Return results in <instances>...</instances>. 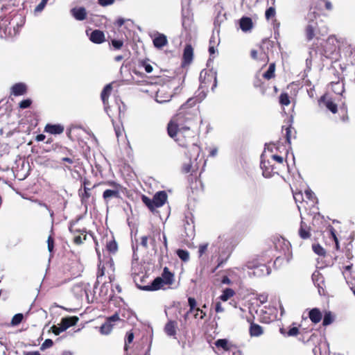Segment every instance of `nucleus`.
I'll use <instances>...</instances> for the list:
<instances>
[{"label":"nucleus","mask_w":355,"mask_h":355,"mask_svg":"<svg viewBox=\"0 0 355 355\" xmlns=\"http://www.w3.org/2000/svg\"><path fill=\"white\" fill-rule=\"evenodd\" d=\"M222 21L220 19V12H218L215 21H214V29L213 31V34L209 40V59L207 62V67L209 71L208 76L214 78V84L211 87V90H214L217 85L216 75L217 71L214 67V63L213 59L216 56V47L219 45L220 42V26Z\"/></svg>","instance_id":"f257e3e1"},{"label":"nucleus","mask_w":355,"mask_h":355,"mask_svg":"<svg viewBox=\"0 0 355 355\" xmlns=\"http://www.w3.org/2000/svg\"><path fill=\"white\" fill-rule=\"evenodd\" d=\"M313 17L309 18L307 24L304 27V35L307 42L315 40L318 43L320 40L327 35L329 28L326 25L319 26L316 21L317 14L313 12Z\"/></svg>","instance_id":"f03ea898"},{"label":"nucleus","mask_w":355,"mask_h":355,"mask_svg":"<svg viewBox=\"0 0 355 355\" xmlns=\"http://www.w3.org/2000/svg\"><path fill=\"white\" fill-rule=\"evenodd\" d=\"M311 49L319 51L326 58H333L338 50V40L334 35H331L320 44V47L318 42H313Z\"/></svg>","instance_id":"7ed1b4c3"},{"label":"nucleus","mask_w":355,"mask_h":355,"mask_svg":"<svg viewBox=\"0 0 355 355\" xmlns=\"http://www.w3.org/2000/svg\"><path fill=\"white\" fill-rule=\"evenodd\" d=\"M209 250L213 254L212 257H216L218 255L217 266L212 270L211 278L215 286L220 287L222 286V275L220 274V270H218L219 268L222 265V259L220 258V241H218L216 243H213L211 245Z\"/></svg>","instance_id":"20e7f679"},{"label":"nucleus","mask_w":355,"mask_h":355,"mask_svg":"<svg viewBox=\"0 0 355 355\" xmlns=\"http://www.w3.org/2000/svg\"><path fill=\"white\" fill-rule=\"evenodd\" d=\"M190 129L191 126H182L179 123H175L173 121H171L168 124L167 128L168 135L175 141H180V138L184 137L186 133H188V135L190 136L191 135Z\"/></svg>","instance_id":"39448f33"},{"label":"nucleus","mask_w":355,"mask_h":355,"mask_svg":"<svg viewBox=\"0 0 355 355\" xmlns=\"http://www.w3.org/2000/svg\"><path fill=\"white\" fill-rule=\"evenodd\" d=\"M240 288L237 287H230L223 288V302H226L228 300H231L230 302V304L236 308L238 305V298L237 300L234 299V297L236 295V293Z\"/></svg>","instance_id":"423d86ee"},{"label":"nucleus","mask_w":355,"mask_h":355,"mask_svg":"<svg viewBox=\"0 0 355 355\" xmlns=\"http://www.w3.org/2000/svg\"><path fill=\"white\" fill-rule=\"evenodd\" d=\"M114 271V262L111 257H107L106 261H102L101 259L98 264V270L97 273V279L103 277L105 271L109 273V271Z\"/></svg>","instance_id":"0eeeda50"},{"label":"nucleus","mask_w":355,"mask_h":355,"mask_svg":"<svg viewBox=\"0 0 355 355\" xmlns=\"http://www.w3.org/2000/svg\"><path fill=\"white\" fill-rule=\"evenodd\" d=\"M169 90L170 89L168 86H162L156 92L155 101L159 103L168 102L172 97V94Z\"/></svg>","instance_id":"6e6552de"},{"label":"nucleus","mask_w":355,"mask_h":355,"mask_svg":"<svg viewBox=\"0 0 355 355\" xmlns=\"http://www.w3.org/2000/svg\"><path fill=\"white\" fill-rule=\"evenodd\" d=\"M318 104H323L332 114H336L338 112L337 104L334 102L332 98L329 96L327 94H324L320 96L318 99Z\"/></svg>","instance_id":"1a4fd4ad"},{"label":"nucleus","mask_w":355,"mask_h":355,"mask_svg":"<svg viewBox=\"0 0 355 355\" xmlns=\"http://www.w3.org/2000/svg\"><path fill=\"white\" fill-rule=\"evenodd\" d=\"M248 268L254 269L253 273L257 276L269 275L270 273V267L267 266L265 263H254L253 261L248 263Z\"/></svg>","instance_id":"9d476101"},{"label":"nucleus","mask_w":355,"mask_h":355,"mask_svg":"<svg viewBox=\"0 0 355 355\" xmlns=\"http://www.w3.org/2000/svg\"><path fill=\"white\" fill-rule=\"evenodd\" d=\"M259 49V51L252 49L250 56L253 60L263 63V66H266L269 61V57L261 46H260Z\"/></svg>","instance_id":"9b49d317"},{"label":"nucleus","mask_w":355,"mask_h":355,"mask_svg":"<svg viewBox=\"0 0 355 355\" xmlns=\"http://www.w3.org/2000/svg\"><path fill=\"white\" fill-rule=\"evenodd\" d=\"M148 241L152 250L157 252V242L161 241V232L159 230H152L148 235Z\"/></svg>","instance_id":"f8f14e48"},{"label":"nucleus","mask_w":355,"mask_h":355,"mask_svg":"<svg viewBox=\"0 0 355 355\" xmlns=\"http://www.w3.org/2000/svg\"><path fill=\"white\" fill-rule=\"evenodd\" d=\"M261 168L263 170V175L266 178H270L275 173H278L276 167L270 164L269 161H261Z\"/></svg>","instance_id":"ddd939ff"},{"label":"nucleus","mask_w":355,"mask_h":355,"mask_svg":"<svg viewBox=\"0 0 355 355\" xmlns=\"http://www.w3.org/2000/svg\"><path fill=\"white\" fill-rule=\"evenodd\" d=\"M28 87L24 83L14 84L10 88V94L15 96L24 95L27 93Z\"/></svg>","instance_id":"4468645a"},{"label":"nucleus","mask_w":355,"mask_h":355,"mask_svg":"<svg viewBox=\"0 0 355 355\" xmlns=\"http://www.w3.org/2000/svg\"><path fill=\"white\" fill-rule=\"evenodd\" d=\"M297 324L295 322H293L292 324V326H290L288 327V329H286L284 327L279 329V332L281 334H282L284 337H294L297 336L300 334V329L299 327H300V324H298V326H295Z\"/></svg>","instance_id":"2eb2a0df"},{"label":"nucleus","mask_w":355,"mask_h":355,"mask_svg":"<svg viewBox=\"0 0 355 355\" xmlns=\"http://www.w3.org/2000/svg\"><path fill=\"white\" fill-rule=\"evenodd\" d=\"M71 15L78 21H83L87 18V12L84 7H75L71 9Z\"/></svg>","instance_id":"dca6fc26"},{"label":"nucleus","mask_w":355,"mask_h":355,"mask_svg":"<svg viewBox=\"0 0 355 355\" xmlns=\"http://www.w3.org/2000/svg\"><path fill=\"white\" fill-rule=\"evenodd\" d=\"M304 198L301 203H306L309 207H314L318 203V198L311 190H306L304 192Z\"/></svg>","instance_id":"f3484780"},{"label":"nucleus","mask_w":355,"mask_h":355,"mask_svg":"<svg viewBox=\"0 0 355 355\" xmlns=\"http://www.w3.org/2000/svg\"><path fill=\"white\" fill-rule=\"evenodd\" d=\"M248 322L250 324L249 328V334L252 337H258L263 334V330L262 327L258 324L254 323L251 319H248Z\"/></svg>","instance_id":"a211bd4d"},{"label":"nucleus","mask_w":355,"mask_h":355,"mask_svg":"<svg viewBox=\"0 0 355 355\" xmlns=\"http://www.w3.org/2000/svg\"><path fill=\"white\" fill-rule=\"evenodd\" d=\"M164 281L161 277H156L150 285L142 288L144 291H157L160 289L164 285Z\"/></svg>","instance_id":"6ab92c4d"},{"label":"nucleus","mask_w":355,"mask_h":355,"mask_svg":"<svg viewBox=\"0 0 355 355\" xmlns=\"http://www.w3.org/2000/svg\"><path fill=\"white\" fill-rule=\"evenodd\" d=\"M153 198L155 207H160L166 202L167 194L164 191H160L157 192Z\"/></svg>","instance_id":"aec40b11"},{"label":"nucleus","mask_w":355,"mask_h":355,"mask_svg":"<svg viewBox=\"0 0 355 355\" xmlns=\"http://www.w3.org/2000/svg\"><path fill=\"white\" fill-rule=\"evenodd\" d=\"M89 40L94 44H101L105 41L104 33L102 31L96 29L91 33Z\"/></svg>","instance_id":"412c9836"},{"label":"nucleus","mask_w":355,"mask_h":355,"mask_svg":"<svg viewBox=\"0 0 355 355\" xmlns=\"http://www.w3.org/2000/svg\"><path fill=\"white\" fill-rule=\"evenodd\" d=\"M78 321L76 316L63 318L61 320V331H65L71 326L75 325Z\"/></svg>","instance_id":"4be33fe9"},{"label":"nucleus","mask_w":355,"mask_h":355,"mask_svg":"<svg viewBox=\"0 0 355 355\" xmlns=\"http://www.w3.org/2000/svg\"><path fill=\"white\" fill-rule=\"evenodd\" d=\"M121 189H106L103 193V198L104 200L107 202L111 198H120V191Z\"/></svg>","instance_id":"5701e85b"},{"label":"nucleus","mask_w":355,"mask_h":355,"mask_svg":"<svg viewBox=\"0 0 355 355\" xmlns=\"http://www.w3.org/2000/svg\"><path fill=\"white\" fill-rule=\"evenodd\" d=\"M64 126L60 124L48 123L44 128V131L52 135H60L64 131Z\"/></svg>","instance_id":"b1692460"},{"label":"nucleus","mask_w":355,"mask_h":355,"mask_svg":"<svg viewBox=\"0 0 355 355\" xmlns=\"http://www.w3.org/2000/svg\"><path fill=\"white\" fill-rule=\"evenodd\" d=\"M298 234L302 239H307L311 237V227L303 220L300 223Z\"/></svg>","instance_id":"393cba45"},{"label":"nucleus","mask_w":355,"mask_h":355,"mask_svg":"<svg viewBox=\"0 0 355 355\" xmlns=\"http://www.w3.org/2000/svg\"><path fill=\"white\" fill-rule=\"evenodd\" d=\"M309 318L313 323L318 324L322 318V313L318 308H313L309 311Z\"/></svg>","instance_id":"a878e982"},{"label":"nucleus","mask_w":355,"mask_h":355,"mask_svg":"<svg viewBox=\"0 0 355 355\" xmlns=\"http://www.w3.org/2000/svg\"><path fill=\"white\" fill-rule=\"evenodd\" d=\"M239 25H240L241 29L243 31H244V32L249 31L253 27L252 20V19L250 17H243L240 19Z\"/></svg>","instance_id":"bb28decb"},{"label":"nucleus","mask_w":355,"mask_h":355,"mask_svg":"<svg viewBox=\"0 0 355 355\" xmlns=\"http://www.w3.org/2000/svg\"><path fill=\"white\" fill-rule=\"evenodd\" d=\"M193 50L192 46L190 44L186 45L183 52V63L189 64L193 60Z\"/></svg>","instance_id":"cd10ccee"},{"label":"nucleus","mask_w":355,"mask_h":355,"mask_svg":"<svg viewBox=\"0 0 355 355\" xmlns=\"http://www.w3.org/2000/svg\"><path fill=\"white\" fill-rule=\"evenodd\" d=\"M177 322L173 320H169L164 327V331L168 336H175L176 335Z\"/></svg>","instance_id":"c85d7f7f"},{"label":"nucleus","mask_w":355,"mask_h":355,"mask_svg":"<svg viewBox=\"0 0 355 355\" xmlns=\"http://www.w3.org/2000/svg\"><path fill=\"white\" fill-rule=\"evenodd\" d=\"M167 44L166 36L162 33H157L153 39V44L156 48L161 49Z\"/></svg>","instance_id":"c756f323"},{"label":"nucleus","mask_w":355,"mask_h":355,"mask_svg":"<svg viewBox=\"0 0 355 355\" xmlns=\"http://www.w3.org/2000/svg\"><path fill=\"white\" fill-rule=\"evenodd\" d=\"M161 277L164 281L166 285H170L173 282L174 275L167 267H164Z\"/></svg>","instance_id":"7c9ffc66"},{"label":"nucleus","mask_w":355,"mask_h":355,"mask_svg":"<svg viewBox=\"0 0 355 355\" xmlns=\"http://www.w3.org/2000/svg\"><path fill=\"white\" fill-rule=\"evenodd\" d=\"M112 89V87L111 84H107L105 86V87L101 92V98L105 105L107 103L108 98L110 95Z\"/></svg>","instance_id":"2f4dec72"},{"label":"nucleus","mask_w":355,"mask_h":355,"mask_svg":"<svg viewBox=\"0 0 355 355\" xmlns=\"http://www.w3.org/2000/svg\"><path fill=\"white\" fill-rule=\"evenodd\" d=\"M253 85L254 87L259 88L262 94H266L267 86L261 78H259V77H255V78L253 80Z\"/></svg>","instance_id":"473e14b6"},{"label":"nucleus","mask_w":355,"mask_h":355,"mask_svg":"<svg viewBox=\"0 0 355 355\" xmlns=\"http://www.w3.org/2000/svg\"><path fill=\"white\" fill-rule=\"evenodd\" d=\"M84 184H86V182H84ZM90 188L87 187L85 185H84V191H82L81 189H79V196L81 198L82 204H85L87 202V200L89 198L91 193H90Z\"/></svg>","instance_id":"72a5a7b5"},{"label":"nucleus","mask_w":355,"mask_h":355,"mask_svg":"<svg viewBox=\"0 0 355 355\" xmlns=\"http://www.w3.org/2000/svg\"><path fill=\"white\" fill-rule=\"evenodd\" d=\"M275 63L272 62L270 64L268 70L263 74V77L266 80H270L275 76Z\"/></svg>","instance_id":"f704fd0d"},{"label":"nucleus","mask_w":355,"mask_h":355,"mask_svg":"<svg viewBox=\"0 0 355 355\" xmlns=\"http://www.w3.org/2000/svg\"><path fill=\"white\" fill-rule=\"evenodd\" d=\"M223 275H228L234 284H241L239 276L232 270H227Z\"/></svg>","instance_id":"c9c22d12"},{"label":"nucleus","mask_w":355,"mask_h":355,"mask_svg":"<svg viewBox=\"0 0 355 355\" xmlns=\"http://www.w3.org/2000/svg\"><path fill=\"white\" fill-rule=\"evenodd\" d=\"M334 321V316L331 311H326L324 315L322 325L326 327Z\"/></svg>","instance_id":"e433bc0d"},{"label":"nucleus","mask_w":355,"mask_h":355,"mask_svg":"<svg viewBox=\"0 0 355 355\" xmlns=\"http://www.w3.org/2000/svg\"><path fill=\"white\" fill-rule=\"evenodd\" d=\"M279 103L283 106H288L291 103L290 96L286 92H282L279 98Z\"/></svg>","instance_id":"4c0bfd02"},{"label":"nucleus","mask_w":355,"mask_h":355,"mask_svg":"<svg viewBox=\"0 0 355 355\" xmlns=\"http://www.w3.org/2000/svg\"><path fill=\"white\" fill-rule=\"evenodd\" d=\"M331 86L332 90L337 94H342L345 90L343 85L339 82L331 83Z\"/></svg>","instance_id":"58836bf2"},{"label":"nucleus","mask_w":355,"mask_h":355,"mask_svg":"<svg viewBox=\"0 0 355 355\" xmlns=\"http://www.w3.org/2000/svg\"><path fill=\"white\" fill-rule=\"evenodd\" d=\"M177 255L183 261H187L189 259V253L186 250H182V249L178 250Z\"/></svg>","instance_id":"ea45409f"},{"label":"nucleus","mask_w":355,"mask_h":355,"mask_svg":"<svg viewBox=\"0 0 355 355\" xmlns=\"http://www.w3.org/2000/svg\"><path fill=\"white\" fill-rule=\"evenodd\" d=\"M142 202L145 204L146 206L148 207V208L150 211H153L155 208H156L155 206L154 205L153 198L150 199L146 196H143Z\"/></svg>","instance_id":"a19ab883"},{"label":"nucleus","mask_w":355,"mask_h":355,"mask_svg":"<svg viewBox=\"0 0 355 355\" xmlns=\"http://www.w3.org/2000/svg\"><path fill=\"white\" fill-rule=\"evenodd\" d=\"M112 324H110L107 321H106L104 324H103L101 327V333L102 334H108L111 332L112 329Z\"/></svg>","instance_id":"79ce46f5"},{"label":"nucleus","mask_w":355,"mask_h":355,"mask_svg":"<svg viewBox=\"0 0 355 355\" xmlns=\"http://www.w3.org/2000/svg\"><path fill=\"white\" fill-rule=\"evenodd\" d=\"M106 248L107 251H109L110 252L115 253L118 250V245L116 242L114 240L109 241L106 244Z\"/></svg>","instance_id":"37998d69"},{"label":"nucleus","mask_w":355,"mask_h":355,"mask_svg":"<svg viewBox=\"0 0 355 355\" xmlns=\"http://www.w3.org/2000/svg\"><path fill=\"white\" fill-rule=\"evenodd\" d=\"M23 318H24V315L22 313L15 314L11 320V324L12 326H17V325L19 324L21 322Z\"/></svg>","instance_id":"c03bdc74"},{"label":"nucleus","mask_w":355,"mask_h":355,"mask_svg":"<svg viewBox=\"0 0 355 355\" xmlns=\"http://www.w3.org/2000/svg\"><path fill=\"white\" fill-rule=\"evenodd\" d=\"M225 244L227 245L226 251H223V255H225V253H227V258H228L231 253L232 252V251L234 250V247L237 245V243L234 242L233 245H231L232 242H228L227 241H226Z\"/></svg>","instance_id":"a18cd8bd"},{"label":"nucleus","mask_w":355,"mask_h":355,"mask_svg":"<svg viewBox=\"0 0 355 355\" xmlns=\"http://www.w3.org/2000/svg\"><path fill=\"white\" fill-rule=\"evenodd\" d=\"M276 11L275 8L274 7H270L268 8L265 12V17L267 20L270 19L271 18H273L275 17Z\"/></svg>","instance_id":"49530a36"},{"label":"nucleus","mask_w":355,"mask_h":355,"mask_svg":"<svg viewBox=\"0 0 355 355\" xmlns=\"http://www.w3.org/2000/svg\"><path fill=\"white\" fill-rule=\"evenodd\" d=\"M139 245L145 250L148 249L150 247V244H149V241H148V236H142L141 237V241H140Z\"/></svg>","instance_id":"de8ad7c7"},{"label":"nucleus","mask_w":355,"mask_h":355,"mask_svg":"<svg viewBox=\"0 0 355 355\" xmlns=\"http://www.w3.org/2000/svg\"><path fill=\"white\" fill-rule=\"evenodd\" d=\"M223 284H227L230 287L240 288L241 284H234L231 281V278L228 275H223Z\"/></svg>","instance_id":"09e8293b"},{"label":"nucleus","mask_w":355,"mask_h":355,"mask_svg":"<svg viewBox=\"0 0 355 355\" xmlns=\"http://www.w3.org/2000/svg\"><path fill=\"white\" fill-rule=\"evenodd\" d=\"M31 104H32V100L31 98H26V99L22 100L19 103V107L21 109H26V108H28L31 105Z\"/></svg>","instance_id":"8fccbe9b"},{"label":"nucleus","mask_w":355,"mask_h":355,"mask_svg":"<svg viewBox=\"0 0 355 355\" xmlns=\"http://www.w3.org/2000/svg\"><path fill=\"white\" fill-rule=\"evenodd\" d=\"M48 1L49 0H42L41 2L35 7L34 10L35 13L41 12L45 8Z\"/></svg>","instance_id":"3c124183"},{"label":"nucleus","mask_w":355,"mask_h":355,"mask_svg":"<svg viewBox=\"0 0 355 355\" xmlns=\"http://www.w3.org/2000/svg\"><path fill=\"white\" fill-rule=\"evenodd\" d=\"M53 345V342L51 339L50 338H48V339H46L44 343L42 344L41 347H40V349L42 351H44L46 349H49L50 347H51Z\"/></svg>","instance_id":"603ef678"},{"label":"nucleus","mask_w":355,"mask_h":355,"mask_svg":"<svg viewBox=\"0 0 355 355\" xmlns=\"http://www.w3.org/2000/svg\"><path fill=\"white\" fill-rule=\"evenodd\" d=\"M313 250L318 255H324L325 254V250L319 244L313 245Z\"/></svg>","instance_id":"864d4df0"},{"label":"nucleus","mask_w":355,"mask_h":355,"mask_svg":"<svg viewBox=\"0 0 355 355\" xmlns=\"http://www.w3.org/2000/svg\"><path fill=\"white\" fill-rule=\"evenodd\" d=\"M215 347H212L213 349L215 351L218 355H220V351L222 349V339H218L214 342Z\"/></svg>","instance_id":"5fc2aeb1"},{"label":"nucleus","mask_w":355,"mask_h":355,"mask_svg":"<svg viewBox=\"0 0 355 355\" xmlns=\"http://www.w3.org/2000/svg\"><path fill=\"white\" fill-rule=\"evenodd\" d=\"M134 339V334L131 331H129L126 334V338H125V345L124 347L125 350H128L127 344H130L133 341Z\"/></svg>","instance_id":"6e6d98bb"},{"label":"nucleus","mask_w":355,"mask_h":355,"mask_svg":"<svg viewBox=\"0 0 355 355\" xmlns=\"http://www.w3.org/2000/svg\"><path fill=\"white\" fill-rule=\"evenodd\" d=\"M189 306L190 307L189 311L193 312L196 309V301L193 297H189L188 299Z\"/></svg>","instance_id":"4d7b16f0"},{"label":"nucleus","mask_w":355,"mask_h":355,"mask_svg":"<svg viewBox=\"0 0 355 355\" xmlns=\"http://www.w3.org/2000/svg\"><path fill=\"white\" fill-rule=\"evenodd\" d=\"M111 43L115 49H120L123 44V41L120 40H112Z\"/></svg>","instance_id":"13d9d810"},{"label":"nucleus","mask_w":355,"mask_h":355,"mask_svg":"<svg viewBox=\"0 0 355 355\" xmlns=\"http://www.w3.org/2000/svg\"><path fill=\"white\" fill-rule=\"evenodd\" d=\"M330 234H331V236L332 239L335 241L336 249L338 250L339 248V243H338V238H337L336 234V231H335L334 227H331V229H330Z\"/></svg>","instance_id":"bf43d9fd"},{"label":"nucleus","mask_w":355,"mask_h":355,"mask_svg":"<svg viewBox=\"0 0 355 355\" xmlns=\"http://www.w3.org/2000/svg\"><path fill=\"white\" fill-rule=\"evenodd\" d=\"M207 248H208L207 243L200 245L199 248H198L199 257H202L205 253V252L207 250Z\"/></svg>","instance_id":"052dcab7"},{"label":"nucleus","mask_w":355,"mask_h":355,"mask_svg":"<svg viewBox=\"0 0 355 355\" xmlns=\"http://www.w3.org/2000/svg\"><path fill=\"white\" fill-rule=\"evenodd\" d=\"M285 131H286V132H285L286 141L288 144H291V126L286 127L285 129Z\"/></svg>","instance_id":"680f3d73"},{"label":"nucleus","mask_w":355,"mask_h":355,"mask_svg":"<svg viewBox=\"0 0 355 355\" xmlns=\"http://www.w3.org/2000/svg\"><path fill=\"white\" fill-rule=\"evenodd\" d=\"M271 159L273 161L277 162L278 164L284 165V158L282 156L277 155H272Z\"/></svg>","instance_id":"e2e57ef3"},{"label":"nucleus","mask_w":355,"mask_h":355,"mask_svg":"<svg viewBox=\"0 0 355 355\" xmlns=\"http://www.w3.org/2000/svg\"><path fill=\"white\" fill-rule=\"evenodd\" d=\"M119 320V315L117 313H114L112 316L107 318V321L110 322V324H112L113 322Z\"/></svg>","instance_id":"0e129e2a"},{"label":"nucleus","mask_w":355,"mask_h":355,"mask_svg":"<svg viewBox=\"0 0 355 355\" xmlns=\"http://www.w3.org/2000/svg\"><path fill=\"white\" fill-rule=\"evenodd\" d=\"M191 167L192 166L190 162L189 163H184L182 166V171L184 173H188L191 172Z\"/></svg>","instance_id":"69168bd1"},{"label":"nucleus","mask_w":355,"mask_h":355,"mask_svg":"<svg viewBox=\"0 0 355 355\" xmlns=\"http://www.w3.org/2000/svg\"><path fill=\"white\" fill-rule=\"evenodd\" d=\"M53 243H54V241H53V239L49 236V238H48V240H47V244H48V250L50 252H51L53 250Z\"/></svg>","instance_id":"338daca9"},{"label":"nucleus","mask_w":355,"mask_h":355,"mask_svg":"<svg viewBox=\"0 0 355 355\" xmlns=\"http://www.w3.org/2000/svg\"><path fill=\"white\" fill-rule=\"evenodd\" d=\"M196 99H194V98H189L187 100V101L182 105L183 107L184 108H187L188 107H191L192 105H193L196 102Z\"/></svg>","instance_id":"774afa93"}]
</instances>
